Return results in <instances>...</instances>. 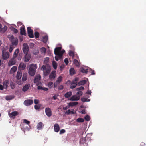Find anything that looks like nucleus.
Returning a JSON list of instances; mask_svg holds the SVG:
<instances>
[{"label": "nucleus", "instance_id": "45", "mask_svg": "<svg viewBox=\"0 0 146 146\" xmlns=\"http://www.w3.org/2000/svg\"><path fill=\"white\" fill-rule=\"evenodd\" d=\"M8 38L11 41L12 40L15 38L13 35H9Z\"/></svg>", "mask_w": 146, "mask_h": 146}, {"label": "nucleus", "instance_id": "27", "mask_svg": "<svg viewBox=\"0 0 146 146\" xmlns=\"http://www.w3.org/2000/svg\"><path fill=\"white\" fill-rule=\"evenodd\" d=\"M37 89L38 90H42L46 91H47L48 90V89L47 88L42 87L40 86H38Z\"/></svg>", "mask_w": 146, "mask_h": 146}, {"label": "nucleus", "instance_id": "3", "mask_svg": "<svg viewBox=\"0 0 146 146\" xmlns=\"http://www.w3.org/2000/svg\"><path fill=\"white\" fill-rule=\"evenodd\" d=\"M51 68L48 66L43 65L41 67V70L43 71L44 75L45 76H47L50 73Z\"/></svg>", "mask_w": 146, "mask_h": 146}, {"label": "nucleus", "instance_id": "60", "mask_svg": "<svg viewBox=\"0 0 146 146\" xmlns=\"http://www.w3.org/2000/svg\"><path fill=\"white\" fill-rule=\"evenodd\" d=\"M4 89V87L1 84H0V90H3Z\"/></svg>", "mask_w": 146, "mask_h": 146}, {"label": "nucleus", "instance_id": "10", "mask_svg": "<svg viewBox=\"0 0 146 146\" xmlns=\"http://www.w3.org/2000/svg\"><path fill=\"white\" fill-rule=\"evenodd\" d=\"M80 99L79 96H77L76 95H73L70 98L68 99V100L71 101H77Z\"/></svg>", "mask_w": 146, "mask_h": 146}, {"label": "nucleus", "instance_id": "8", "mask_svg": "<svg viewBox=\"0 0 146 146\" xmlns=\"http://www.w3.org/2000/svg\"><path fill=\"white\" fill-rule=\"evenodd\" d=\"M33 103V101L31 99H27L25 100L24 102V104L26 106H28L32 105Z\"/></svg>", "mask_w": 146, "mask_h": 146}, {"label": "nucleus", "instance_id": "5", "mask_svg": "<svg viewBox=\"0 0 146 146\" xmlns=\"http://www.w3.org/2000/svg\"><path fill=\"white\" fill-rule=\"evenodd\" d=\"M2 58L4 60H6L9 56V53L8 52H4L3 50L2 52Z\"/></svg>", "mask_w": 146, "mask_h": 146}, {"label": "nucleus", "instance_id": "32", "mask_svg": "<svg viewBox=\"0 0 146 146\" xmlns=\"http://www.w3.org/2000/svg\"><path fill=\"white\" fill-rule=\"evenodd\" d=\"M48 40V36H45L43 37L42 40L44 43H46Z\"/></svg>", "mask_w": 146, "mask_h": 146}, {"label": "nucleus", "instance_id": "35", "mask_svg": "<svg viewBox=\"0 0 146 146\" xmlns=\"http://www.w3.org/2000/svg\"><path fill=\"white\" fill-rule=\"evenodd\" d=\"M34 35L35 38H38L39 37L40 34L39 32L37 31L35 32L34 33Z\"/></svg>", "mask_w": 146, "mask_h": 146}, {"label": "nucleus", "instance_id": "64", "mask_svg": "<svg viewBox=\"0 0 146 146\" xmlns=\"http://www.w3.org/2000/svg\"><path fill=\"white\" fill-rule=\"evenodd\" d=\"M86 94H91V91L88 90L87 91L86 93Z\"/></svg>", "mask_w": 146, "mask_h": 146}, {"label": "nucleus", "instance_id": "36", "mask_svg": "<svg viewBox=\"0 0 146 146\" xmlns=\"http://www.w3.org/2000/svg\"><path fill=\"white\" fill-rule=\"evenodd\" d=\"M48 86L50 88H52L53 86V83L52 82H50L48 84Z\"/></svg>", "mask_w": 146, "mask_h": 146}, {"label": "nucleus", "instance_id": "11", "mask_svg": "<svg viewBox=\"0 0 146 146\" xmlns=\"http://www.w3.org/2000/svg\"><path fill=\"white\" fill-rule=\"evenodd\" d=\"M14 59L15 58H13L11 59L8 62V65L9 66H11L15 65L16 64V62Z\"/></svg>", "mask_w": 146, "mask_h": 146}, {"label": "nucleus", "instance_id": "29", "mask_svg": "<svg viewBox=\"0 0 146 146\" xmlns=\"http://www.w3.org/2000/svg\"><path fill=\"white\" fill-rule=\"evenodd\" d=\"M70 73L71 75H73L75 74V71L73 68H71L69 70Z\"/></svg>", "mask_w": 146, "mask_h": 146}, {"label": "nucleus", "instance_id": "18", "mask_svg": "<svg viewBox=\"0 0 146 146\" xmlns=\"http://www.w3.org/2000/svg\"><path fill=\"white\" fill-rule=\"evenodd\" d=\"M54 129L55 132H58L60 130L59 125L57 123L55 124L54 125Z\"/></svg>", "mask_w": 146, "mask_h": 146}, {"label": "nucleus", "instance_id": "12", "mask_svg": "<svg viewBox=\"0 0 146 146\" xmlns=\"http://www.w3.org/2000/svg\"><path fill=\"white\" fill-rule=\"evenodd\" d=\"M26 67V65L23 62L21 63L18 67L19 69L20 70H23L25 69Z\"/></svg>", "mask_w": 146, "mask_h": 146}, {"label": "nucleus", "instance_id": "25", "mask_svg": "<svg viewBox=\"0 0 146 146\" xmlns=\"http://www.w3.org/2000/svg\"><path fill=\"white\" fill-rule=\"evenodd\" d=\"M73 62L74 64H75V65L76 66L78 67H79L80 64V62L76 60V59H74L73 61Z\"/></svg>", "mask_w": 146, "mask_h": 146}, {"label": "nucleus", "instance_id": "26", "mask_svg": "<svg viewBox=\"0 0 146 146\" xmlns=\"http://www.w3.org/2000/svg\"><path fill=\"white\" fill-rule=\"evenodd\" d=\"M77 85H78V84L72 82L70 84V88L71 89H73L75 88Z\"/></svg>", "mask_w": 146, "mask_h": 146}, {"label": "nucleus", "instance_id": "41", "mask_svg": "<svg viewBox=\"0 0 146 146\" xmlns=\"http://www.w3.org/2000/svg\"><path fill=\"white\" fill-rule=\"evenodd\" d=\"M79 80V79L78 78L76 77L75 78V79L73 80L72 81V82L75 83L76 84H78L77 82Z\"/></svg>", "mask_w": 146, "mask_h": 146}, {"label": "nucleus", "instance_id": "16", "mask_svg": "<svg viewBox=\"0 0 146 146\" xmlns=\"http://www.w3.org/2000/svg\"><path fill=\"white\" fill-rule=\"evenodd\" d=\"M31 58L30 55L28 54H25L24 56V61L25 62H28Z\"/></svg>", "mask_w": 146, "mask_h": 146}, {"label": "nucleus", "instance_id": "20", "mask_svg": "<svg viewBox=\"0 0 146 146\" xmlns=\"http://www.w3.org/2000/svg\"><path fill=\"white\" fill-rule=\"evenodd\" d=\"M9 84V82L8 80H5L3 82V85L4 87V89H6L8 87Z\"/></svg>", "mask_w": 146, "mask_h": 146}, {"label": "nucleus", "instance_id": "19", "mask_svg": "<svg viewBox=\"0 0 146 146\" xmlns=\"http://www.w3.org/2000/svg\"><path fill=\"white\" fill-rule=\"evenodd\" d=\"M11 42L13 45L16 46L18 44V40L17 38H15Z\"/></svg>", "mask_w": 146, "mask_h": 146}, {"label": "nucleus", "instance_id": "40", "mask_svg": "<svg viewBox=\"0 0 146 146\" xmlns=\"http://www.w3.org/2000/svg\"><path fill=\"white\" fill-rule=\"evenodd\" d=\"M76 121L78 122H83L84 121V120L83 118H79L77 119Z\"/></svg>", "mask_w": 146, "mask_h": 146}, {"label": "nucleus", "instance_id": "43", "mask_svg": "<svg viewBox=\"0 0 146 146\" xmlns=\"http://www.w3.org/2000/svg\"><path fill=\"white\" fill-rule=\"evenodd\" d=\"M41 53L45 54L46 52V49L44 47H42L41 49Z\"/></svg>", "mask_w": 146, "mask_h": 146}, {"label": "nucleus", "instance_id": "33", "mask_svg": "<svg viewBox=\"0 0 146 146\" xmlns=\"http://www.w3.org/2000/svg\"><path fill=\"white\" fill-rule=\"evenodd\" d=\"M22 73L19 72H18L17 74V79H20L21 77Z\"/></svg>", "mask_w": 146, "mask_h": 146}, {"label": "nucleus", "instance_id": "6", "mask_svg": "<svg viewBox=\"0 0 146 146\" xmlns=\"http://www.w3.org/2000/svg\"><path fill=\"white\" fill-rule=\"evenodd\" d=\"M41 78V77L40 75H38L36 76L34 80V83H36V85L37 86H38V84H39L40 83H41V82L40 81V80Z\"/></svg>", "mask_w": 146, "mask_h": 146}, {"label": "nucleus", "instance_id": "39", "mask_svg": "<svg viewBox=\"0 0 146 146\" xmlns=\"http://www.w3.org/2000/svg\"><path fill=\"white\" fill-rule=\"evenodd\" d=\"M65 113L66 114L69 115L71 114H73L74 113L73 111H71L70 110H68L66 111Z\"/></svg>", "mask_w": 146, "mask_h": 146}, {"label": "nucleus", "instance_id": "38", "mask_svg": "<svg viewBox=\"0 0 146 146\" xmlns=\"http://www.w3.org/2000/svg\"><path fill=\"white\" fill-rule=\"evenodd\" d=\"M7 26L5 25L4 26V27L3 28L2 27V29H1V31L0 32H4L7 29Z\"/></svg>", "mask_w": 146, "mask_h": 146}, {"label": "nucleus", "instance_id": "4", "mask_svg": "<svg viewBox=\"0 0 146 146\" xmlns=\"http://www.w3.org/2000/svg\"><path fill=\"white\" fill-rule=\"evenodd\" d=\"M28 35L30 38H33L34 37L33 30L31 27H28L27 28Z\"/></svg>", "mask_w": 146, "mask_h": 146}, {"label": "nucleus", "instance_id": "48", "mask_svg": "<svg viewBox=\"0 0 146 146\" xmlns=\"http://www.w3.org/2000/svg\"><path fill=\"white\" fill-rule=\"evenodd\" d=\"M84 87L81 86L79 88H76V90L77 91H79L80 90H83L84 89Z\"/></svg>", "mask_w": 146, "mask_h": 146}, {"label": "nucleus", "instance_id": "24", "mask_svg": "<svg viewBox=\"0 0 146 146\" xmlns=\"http://www.w3.org/2000/svg\"><path fill=\"white\" fill-rule=\"evenodd\" d=\"M17 70V67L15 66H13L11 69V70H10V73H14Z\"/></svg>", "mask_w": 146, "mask_h": 146}, {"label": "nucleus", "instance_id": "55", "mask_svg": "<svg viewBox=\"0 0 146 146\" xmlns=\"http://www.w3.org/2000/svg\"><path fill=\"white\" fill-rule=\"evenodd\" d=\"M65 130L64 129H62L60 130V134H62L65 132Z\"/></svg>", "mask_w": 146, "mask_h": 146}, {"label": "nucleus", "instance_id": "31", "mask_svg": "<svg viewBox=\"0 0 146 146\" xmlns=\"http://www.w3.org/2000/svg\"><path fill=\"white\" fill-rule=\"evenodd\" d=\"M86 80H83L80 81L78 83V85L79 86L83 85L86 84Z\"/></svg>", "mask_w": 146, "mask_h": 146}, {"label": "nucleus", "instance_id": "17", "mask_svg": "<svg viewBox=\"0 0 146 146\" xmlns=\"http://www.w3.org/2000/svg\"><path fill=\"white\" fill-rule=\"evenodd\" d=\"M43 126L44 125L42 123L40 122L38 124L36 127L38 130H40L42 129Z\"/></svg>", "mask_w": 146, "mask_h": 146}, {"label": "nucleus", "instance_id": "23", "mask_svg": "<svg viewBox=\"0 0 146 146\" xmlns=\"http://www.w3.org/2000/svg\"><path fill=\"white\" fill-rule=\"evenodd\" d=\"M19 49L18 48L17 49L14 51V54L13 55V58H16L19 53Z\"/></svg>", "mask_w": 146, "mask_h": 146}, {"label": "nucleus", "instance_id": "59", "mask_svg": "<svg viewBox=\"0 0 146 146\" xmlns=\"http://www.w3.org/2000/svg\"><path fill=\"white\" fill-rule=\"evenodd\" d=\"M80 113L83 114H85L86 113L85 110H81Z\"/></svg>", "mask_w": 146, "mask_h": 146}, {"label": "nucleus", "instance_id": "37", "mask_svg": "<svg viewBox=\"0 0 146 146\" xmlns=\"http://www.w3.org/2000/svg\"><path fill=\"white\" fill-rule=\"evenodd\" d=\"M80 71L83 73L86 74L88 72V70L85 69L83 68H82L80 69Z\"/></svg>", "mask_w": 146, "mask_h": 146}, {"label": "nucleus", "instance_id": "42", "mask_svg": "<svg viewBox=\"0 0 146 146\" xmlns=\"http://www.w3.org/2000/svg\"><path fill=\"white\" fill-rule=\"evenodd\" d=\"M62 80V78L61 76H60L57 79L56 81L59 83H60Z\"/></svg>", "mask_w": 146, "mask_h": 146}, {"label": "nucleus", "instance_id": "54", "mask_svg": "<svg viewBox=\"0 0 146 146\" xmlns=\"http://www.w3.org/2000/svg\"><path fill=\"white\" fill-rule=\"evenodd\" d=\"M81 100L83 102H87V98H81Z\"/></svg>", "mask_w": 146, "mask_h": 146}, {"label": "nucleus", "instance_id": "63", "mask_svg": "<svg viewBox=\"0 0 146 146\" xmlns=\"http://www.w3.org/2000/svg\"><path fill=\"white\" fill-rule=\"evenodd\" d=\"M90 73H91V74L92 75H95V73L94 72V71L92 70H91Z\"/></svg>", "mask_w": 146, "mask_h": 146}, {"label": "nucleus", "instance_id": "53", "mask_svg": "<svg viewBox=\"0 0 146 146\" xmlns=\"http://www.w3.org/2000/svg\"><path fill=\"white\" fill-rule=\"evenodd\" d=\"M64 88V86L62 85H60L58 86V90H61L63 89Z\"/></svg>", "mask_w": 146, "mask_h": 146}, {"label": "nucleus", "instance_id": "49", "mask_svg": "<svg viewBox=\"0 0 146 146\" xmlns=\"http://www.w3.org/2000/svg\"><path fill=\"white\" fill-rule=\"evenodd\" d=\"M27 76L26 74H23V76L22 80L23 81H25L27 80Z\"/></svg>", "mask_w": 146, "mask_h": 146}, {"label": "nucleus", "instance_id": "2", "mask_svg": "<svg viewBox=\"0 0 146 146\" xmlns=\"http://www.w3.org/2000/svg\"><path fill=\"white\" fill-rule=\"evenodd\" d=\"M37 67V66L36 64H32L31 65L29 70V75L33 76L35 74Z\"/></svg>", "mask_w": 146, "mask_h": 146}, {"label": "nucleus", "instance_id": "7", "mask_svg": "<svg viewBox=\"0 0 146 146\" xmlns=\"http://www.w3.org/2000/svg\"><path fill=\"white\" fill-rule=\"evenodd\" d=\"M45 112L46 115L48 117H50L52 115V111L51 109L48 108H46L45 109Z\"/></svg>", "mask_w": 146, "mask_h": 146}, {"label": "nucleus", "instance_id": "1", "mask_svg": "<svg viewBox=\"0 0 146 146\" xmlns=\"http://www.w3.org/2000/svg\"><path fill=\"white\" fill-rule=\"evenodd\" d=\"M61 47H59L56 48L54 50V53L56 55L55 57V60L56 61H58L61 59L63 54L65 52V50H61Z\"/></svg>", "mask_w": 146, "mask_h": 146}, {"label": "nucleus", "instance_id": "56", "mask_svg": "<svg viewBox=\"0 0 146 146\" xmlns=\"http://www.w3.org/2000/svg\"><path fill=\"white\" fill-rule=\"evenodd\" d=\"M23 122H24L25 123L27 124H29L30 123V122L29 121L27 120L26 119H25L24 120Z\"/></svg>", "mask_w": 146, "mask_h": 146}, {"label": "nucleus", "instance_id": "34", "mask_svg": "<svg viewBox=\"0 0 146 146\" xmlns=\"http://www.w3.org/2000/svg\"><path fill=\"white\" fill-rule=\"evenodd\" d=\"M52 65L54 68L55 69H56L57 66L56 62L54 61H53L52 62Z\"/></svg>", "mask_w": 146, "mask_h": 146}, {"label": "nucleus", "instance_id": "46", "mask_svg": "<svg viewBox=\"0 0 146 146\" xmlns=\"http://www.w3.org/2000/svg\"><path fill=\"white\" fill-rule=\"evenodd\" d=\"M11 30L15 33H17L18 32V31L17 29L13 27L11 28Z\"/></svg>", "mask_w": 146, "mask_h": 146}, {"label": "nucleus", "instance_id": "50", "mask_svg": "<svg viewBox=\"0 0 146 146\" xmlns=\"http://www.w3.org/2000/svg\"><path fill=\"white\" fill-rule=\"evenodd\" d=\"M83 94V92L81 91H78L77 93V94L78 95L77 96H79L80 98V96H81Z\"/></svg>", "mask_w": 146, "mask_h": 146}, {"label": "nucleus", "instance_id": "21", "mask_svg": "<svg viewBox=\"0 0 146 146\" xmlns=\"http://www.w3.org/2000/svg\"><path fill=\"white\" fill-rule=\"evenodd\" d=\"M55 72H52L50 74L49 77L50 80L54 79L55 78Z\"/></svg>", "mask_w": 146, "mask_h": 146}, {"label": "nucleus", "instance_id": "15", "mask_svg": "<svg viewBox=\"0 0 146 146\" xmlns=\"http://www.w3.org/2000/svg\"><path fill=\"white\" fill-rule=\"evenodd\" d=\"M30 87V84H25L22 88V91L23 92H26L28 90Z\"/></svg>", "mask_w": 146, "mask_h": 146}, {"label": "nucleus", "instance_id": "51", "mask_svg": "<svg viewBox=\"0 0 146 146\" xmlns=\"http://www.w3.org/2000/svg\"><path fill=\"white\" fill-rule=\"evenodd\" d=\"M60 83L56 81L54 84V88L57 87L60 84Z\"/></svg>", "mask_w": 146, "mask_h": 146}, {"label": "nucleus", "instance_id": "52", "mask_svg": "<svg viewBox=\"0 0 146 146\" xmlns=\"http://www.w3.org/2000/svg\"><path fill=\"white\" fill-rule=\"evenodd\" d=\"M84 118L85 120L87 121H89L90 120V116L88 115H86L85 117Z\"/></svg>", "mask_w": 146, "mask_h": 146}, {"label": "nucleus", "instance_id": "30", "mask_svg": "<svg viewBox=\"0 0 146 146\" xmlns=\"http://www.w3.org/2000/svg\"><path fill=\"white\" fill-rule=\"evenodd\" d=\"M86 142V138H82L80 139V144H83L85 143Z\"/></svg>", "mask_w": 146, "mask_h": 146}, {"label": "nucleus", "instance_id": "13", "mask_svg": "<svg viewBox=\"0 0 146 146\" xmlns=\"http://www.w3.org/2000/svg\"><path fill=\"white\" fill-rule=\"evenodd\" d=\"M23 50L25 54H28L29 47L27 45H24V47L23 48Z\"/></svg>", "mask_w": 146, "mask_h": 146}, {"label": "nucleus", "instance_id": "28", "mask_svg": "<svg viewBox=\"0 0 146 146\" xmlns=\"http://www.w3.org/2000/svg\"><path fill=\"white\" fill-rule=\"evenodd\" d=\"M72 95L71 92H69L66 93L64 95V96L66 98H68L70 97Z\"/></svg>", "mask_w": 146, "mask_h": 146}, {"label": "nucleus", "instance_id": "14", "mask_svg": "<svg viewBox=\"0 0 146 146\" xmlns=\"http://www.w3.org/2000/svg\"><path fill=\"white\" fill-rule=\"evenodd\" d=\"M19 113L16 111H14L12 112L11 113H10L9 114V117L11 118H15V116L18 115Z\"/></svg>", "mask_w": 146, "mask_h": 146}, {"label": "nucleus", "instance_id": "57", "mask_svg": "<svg viewBox=\"0 0 146 146\" xmlns=\"http://www.w3.org/2000/svg\"><path fill=\"white\" fill-rule=\"evenodd\" d=\"M64 62L66 65H67L68 63V59L67 58H65L64 60Z\"/></svg>", "mask_w": 146, "mask_h": 146}, {"label": "nucleus", "instance_id": "62", "mask_svg": "<svg viewBox=\"0 0 146 146\" xmlns=\"http://www.w3.org/2000/svg\"><path fill=\"white\" fill-rule=\"evenodd\" d=\"M34 108L36 110H38L40 108V107L37 105H35Z\"/></svg>", "mask_w": 146, "mask_h": 146}, {"label": "nucleus", "instance_id": "61", "mask_svg": "<svg viewBox=\"0 0 146 146\" xmlns=\"http://www.w3.org/2000/svg\"><path fill=\"white\" fill-rule=\"evenodd\" d=\"M13 47L11 46L9 48V52H12V50H13Z\"/></svg>", "mask_w": 146, "mask_h": 146}, {"label": "nucleus", "instance_id": "9", "mask_svg": "<svg viewBox=\"0 0 146 146\" xmlns=\"http://www.w3.org/2000/svg\"><path fill=\"white\" fill-rule=\"evenodd\" d=\"M20 34L22 35H24L26 36V30L24 26L23 25L22 27L20 29Z\"/></svg>", "mask_w": 146, "mask_h": 146}, {"label": "nucleus", "instance_id": "22", "mask_svg": "<svg viewBox=\"0 0 146 146\" xmlns=\"http://www.w3.org/2000/svg\"><path fill=\"white\" fill-rule=\"evenodd\" d=\"M78 104V102H70L69 103L68 105L69 107L74 106Z\"/></svg>", "mask_w": 146, "mask_h": 146}, {"label": "nucleus", "instance_id": "44", "mask_svg": "<svg viewBox=\"0 0 146 146\" xmlns=\"http://www.w3.org/2000/svg\"><path fill=\"white\" fill-rule=\"evenodd\" d=\"M11 88L12 89H13L15 88V84L13 82H11L10 83Z\"/></svg>", "mask_w": 146, "mask_h": 146}, {"label": "nucleus", "instance_id": "58", "mask_svg": "<svg viewBox=\"0 0 146 146\" xmlns=\"http://www.w3.org/2000/svg\"><path fill=\"white\" fill-rule=\"evenodd\" d=\"M39 102V100H38L35 99L34 100V103L35 104H38Z\"/></svg>", "mask_w": 146, "mask_h": 146}, {"label": "nucleus", "instance_id": "47", "mask_svg": "<svg viewBox=\"0 0 146 146\" xmlns=\"http://www.w3.org/2000/svg\"><path fill=\"white\" fill-rule=\"evenodd\" d=\"M69 54L70 56H72L73 57L74 55V52L73 51L70 50L69 52Z\"/></svg>", "mask_w": 146, "mask_h": 146}]
</instances>
